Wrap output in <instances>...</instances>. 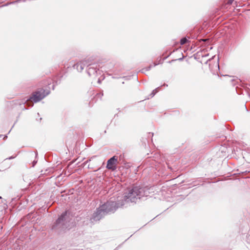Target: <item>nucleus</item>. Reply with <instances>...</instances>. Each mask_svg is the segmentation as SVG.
I'll list each match as a JSON object with an SVG mask.
<instances>
[{
  "mask_svg": "<svg viewBox=\"0 0 250 250\" xmlns=\"http://www.w3.org/2000/svg\"><path fill=\"white\" fill-rule=\"evenodd\" d=\"M216 58L215 56H214L212 57L211 59H208L207 60L205 63L207 64L208 62L209 63V68L210 70V71L212 72L213 74H215L216 73L218 75V71L219 70V57H217L216 58L217 62H214V63H212V60H214Z\"/></svg>",
  "mask_w": 250,
  "mask_h": 250,
  "instance_id": "4",
  "label": "nucleus"
},
{
  "mask_svg": "<svg viewBox=\"0 0 250 250\" xmlns=\"http://www.w3.org/2000/svg\"><path fill=\"white\" fill-rule=\"evenodd\" d=\"M167 86V84H166V83H164L163 85H161V86Z\"/></svg>",
  "mask_w": 250,
  "mask_h": 250,
  "instance_id": "28",
  "label": "nucleus"
},
{
  "mask_svg": "<svg viewBox=\"0 0 250 250\" xmlns=\"http://www.w3.org/2000/svg\"><path fill=\"white\" fill-rule=\"evenodd\" d=\"M37 160H34L32 162V167H35V166L36 165V164H37Z\"/></svg>",
  "mask_w": 250,
  "mask_h": 250,
  "instance_id": "18",
  "label": "nucleus"
},
{
  "mask_svg": "<svg viewBox=\"0 0 250 250\" xmlns=\"http://www.w3.org/2000/svg\"><path fill=\"white\" fill-rule=\"evenodd\" d=\"M149 135L151 134L152 135H153V133H151L149 132Z\"/></svg>",
  "mask_w": 250,
  "mask_h": 250,
  "instance_id": "34",
  "label": "nucleus"
},
{
  "mask_svg": "<svg viewBox=\"0 0 250 250\" xmlns=\"http://www.w3.org/2000/svg\"><path fill=\"white\" fill-rule=\"evenodd\" d=\"M140 71L142 72V73H145V72H146V67L145 68H144L143 69H142Z\"/></svg>",
  "mask_w": 250,
  "mask_h": 250,
  "instance_id": "21",
  "label": "nucleus"
},
{
  "mask_svg": "<svg viewBox=\"0 0 250 250\" xmlns=\"http://www.w3.org/2000/svg\"><path fill=\"white\" fill-rule=\"evenodd\" d=\"M121 246H122V244L119 245V246H118V247H117L115 249V250H118V249L119 248H120V247H121Z\"/></svg>",
  "mask_w": 250,
  "mask_h": 250,
  "instance_id": "26",
  "label": "nucleus"
},
{
  "mask_svg": "<svg viewBox=\"0 0 250 250\" xmlns=\"http://www.w3.org/2000/svg\"><path fill=\"white\" fill-rule=\"evenodd\" d=\"M171 54V52L167 56L165 57L163 59V60H166V59H167L170 55Z\"/></svg>",
  "mask_w": 250,
  "mask_h": 250,
  "instance_id": "20",
  "label": "nucleus"
},
{
  "mask_svg": "<svg viewBox=\"0 0 250 250\" xmlns=\"http://www.w3.org/2000/svg\"><path fill=\"white\" fill-rule=\"evenodd\" d=\"M53 89H54V85H53Z\"/></svg>",
  "mask_w": 250,
  "mask_h": 250,
  "instance_id": "37",
  "label": "nucleus"
},
{
  "mask_svg": "<svg viewBox=\"0 0 250 250\" xmlns=\"http://www.w3.org/2000/svg\"><path fill=\"white\" fill-rule=\"evenodd\" d=\"M177 61V60L173 59V60H171V61H169L168 62V63H171V62H175V61Z\"/></svg>",
  "mask_w": 250,
  "mask_h": 250,
  "instance_id": "22",
  "label": "nucleus"
},
{
  "mask_svg": "<svg viewBox=\"0 0 250 250\" xmlns=\"http://www.w3.org/2000/svg\"><path fill=\"white\" fill-rule=\"evenodd\" d=\"M236 91L238 94H241L242 93V89L238 87L237 86L236 87Z\"/></svg>",
  "mask_w": 250,
  "mask_h": 250,
  "instance_id": "13",
  "label": "nucleus"
},
{
  "mask_svg": "<svg viewBox=\"0 0 250 250\" xmlns=\"http://www.w3.org/2000/svg\"><path fill=\"white\" fill-rule=\"evenodd\" d=\"M56 84H58V82H56Z\"/></svg>",
  "mask_w": 250,
  "mask_h": 250,
  "instance_id": "36",
  "label": "nucleus"
},
{
  "mask_svg": "<svg viewBox=\"0 0 250 250\" xmlns=\"http://www.w3.org/2000/svg\"><path fill=\"white\" fill-rule=\"evenodd\" d=\"M128 239H129V238H128ZM127 239H126V240H125V242L126 241H127Z\"/></svg>",
  "mask_w": 250,
  "mask_h": 250,
  "instance_id": "40",
  "label": "nucleus"
},
{
  "mask_svg": "<svg viewBox=\"0 0 250 250\" xmlns=\"http://www.w3.org/2000/svg\"><path fill=\"white\" fill-rule=\"evenodd\" d=\"M98 82L99 83H101V81H100V79H99V80H98Z\"/></svg>",
  "mask_w": 250,
  "mask_h": 250,
  "instance_id": "33",
  "label": "nucleus"
},
{
  "mask_svg": "<svg viewBox=\"0 0 250 250\" xmlns=\"http://www.w3.org/2000/svg\"><path fill=\"white\" fill-rule=\"evenodd\" d=\"M86 72L89 76L92 75L96 76L98 73H100V70L97 67V65L95 63H89L86 65Z\"/></svg>",
  "mask_w": 250,
  "mask_h": 250,
  "instance_id": "6",
  "label": "nucleus"
},
{
  "mask_svg": "<svg viewBox=\"0 0 250 250\" xmlns=\"http://www.w3.org/2000/svg\"><path fill=\"white\" fill-rule=\"evenodd\" d=\"M160 87L161 86H159L157 88H156L155 89H154L153 90H152V91L151 92V93L149 95V96L150 97V98H152L153 97H154L155 94L158 92V91L160 90Z\"/></svg>",
  "mask_w": 250,
  "mask_h": 250,
  "instance_id": "8",
  "label": "nucleus"
},
{
  "mask_svg": "<svg viewBox=\"0 0 250 250\" xmlns=\"http://www.w3.org/2000/svg\"><path fill=\"white\" fill-rule=\"evenodd\" d=\"M88 63L89 59L83 60L74 64L73 65V68L74 69H76L78 72H81L83 69L84 67L86 66Z\"/></svg>",
  "mask_w": 250,
  "mask_h": 250,
  "instance_id": "7",
  "label": "nucleus"
},
{
  "mask_svg": "<svg viewBox=\"0 0 250 250\" xmlns=\"http://www.w3.org/2000/svg\"><path fill=\"white\" fill-rule=\"evenodd\" d=\"M42 119V118H40V121H41Z\"/></svg>",
  "mask_w": 250,
  "mask_h": 250,
  "instance_id": "39",
  "label": "nucleus"
},
{
  "mask_svg": "<svg viewBox=\"0 0 250 250\" xmlns=\"http://www.w3.org/2000/svg\"><path fill=\"white\" fill-rule=\"evenodd\" d=\"M104 95V93H103V91L102 90L101 91H100L99 93H97L96 95V97L97 98H99L100 99H102V96Z\"/></svg>",
  "mask_w": 250,
  "mask_h": 250,
  "instance_id": "12",
  "label": "nucleus"
},
{
  "mask_svg": "<svg viewBox=\"0 0 250 250\" xmlns=\"http://www.w3.org/2000/svg\"><path fill=\"white\" fill-rule=\"evenodd\" d=\"M38 114V115L39 116H40V114H39V113H38V114Z\"/></svg>",
  "mask_w": 250,
  "mask_h": 250,
  "instance_id": "38",
  "label": "nucleus"
},
{
  "mask_svg": "<svg viewBox=\"0 0 250 250\" xmlns=\"http://www.w3.org/2000/svg\"><path fill=\"white\" fill-rule=\"evenodd\" d=\"M14 158H15V157L12 156L9 157L8 159L9 160H11V159H14Z\"/></svg>",
  "mask_w": 250,
  "mask_h": 250,
  "instance_id": "25",
  "label": "nucleus"
},
{
  "mask_svg": "<svg viewBox=\"0 0 250 250\" xmlns=\"http://www.w3.org/2000/svg\"><path fill=\"white\" fill-rule=\"evenodd\" d=\"M188 40L186 37L182 38L180 41V44L181 45H184L188 42Z\"/></svg>",
  "mask_w": 250,
  "mask_h": 250,
  "instance_id": "11",
  "label": "nucleus"
},
{
  "mask_svg": "<svg viewBox=\"0 0 250 250\" xmlns=\"http://www.w3.org/2000/svg\"><path fill=\"white\" fill-rule=\"evenodd\" d=\"M182 58H180L179 59H177V61H182L183 60L184 58V56L183 54V53H182Z\"/></svg>",
  "mask_w": 250,
  "mask_h": 250,
  "instance_id": "19",
  "label": "nucleus"
},
{
  "mask_svg": "<svg viewBox=\"0 0 250 250\" xmlns=\"http://www.w3.org/2000/svg\"><path fill=\"white\" fill-rule=\"evenodd\" d=\"M163 61H164L163 59H162L161 58H160V60H159V62H158V63H155H155H153V67L156 66V65H157L158 64L163 63Z\"/></svg>",
  "mask_w": 250,
  "mask_h": 250,
  "instance_id": "14",
  "label": "nucleus"
},
{
  "mask_svg": "<svg viewBox=\"0 0 250 250\" xmlns=\"http://www.w3.org/2000/svg\"><path fill=\"white\" fill-rule=\"evenodd\" d=\"M117 164H118V157L115 155L113 156L107 160L106 168L114 171L117 169Z\"/></svg>",
  "mask_w": 250,
  "mask_h": 250,
  "instance_id": "5",
  "label": "nucleus"
},
{
  "mask_svg": "<svg viewBox=\"0 0 250 250\" xmlns=\"http://www.w3.org/2000/svg\"><path fill=\"white\" fill-rule=\"evenodd\" d=\"M153 190V187L149 186L133 185L128 189L122 199L116 201L115 199L111 198L97 208L89 218H86L83 221V225H92L106 215L114 213L119 208H126L131 204H136L143 197L149 196Z\"/></svg>",
  "mask_w": 250,
  "mask_h": 250,
  "instance_id": "1",
  "label": "nucleus"
},
{
  "mask_svg": "<svg viewBox=\"0 0 250 250\" xmlns=\"http://www.w3.org/2000/svg\"><path fill=\"white\" fill-rule=\"evenodd\" d=\"M113 79H119L120 77H112Z\"/></svg>",
  "mask_w": 250,
  "mask_h": 250,
  "instance_id": "29",
  "label": "nucleus"
},
{
  "mask_svg": "<svg viewBox=\"0 0 250 250\" xmlns=\"http://www.w3.org/2000/svg\"><path fill=\"white\" fill-rule=\"evenodd\" d=\"M27 0H15V1H12V2H8L4 5H2V6H7L10 4H14V3H18V2H21V1H22V2H25Z\"/></svg>",
  "mask_w": 250,
  "mask_h": 250,
  "instance_id": "9",
  "label": "nucleus"
},
{
  "mask_svg": "<svg viewBox=\"0 0 250 250\" xmlns=\"http://www.w3.org/2000/svg\"><path fill=\"white\" fill-rule=\"evenodd\" d=\"M124 155H122L121 154L120 156H119V159L118 158V164H125V165H126V164H125V161H124Z\"/></svg>",
  "mask_w": 250,
  "mask_h": 250,
  "instance_id": "10",
  "label": "nucleus"
},
{
  "mask_svg": "<svg viewBox=\"0 0 250 250\" xmlns=\"http://www.w3.org/2000/svg\"><path fill=\"white\" fill-rule=\"evenodd\" d=\"M126 78H127V77H126V76H124V77H123V78L125 79H126Z\"/></svg>",
  "mask_w": 250,
  "mask_h": 250,
  "instance_id": "32",
  "label": "nucleus"
},
{
  "mask_svg": "<svg viewBox=\"0 0 250 250\" xmlns=\"http://www.w3.org/2000/svg\"><path fill=\"white\" fill-rule=\"evenodd\" d=\"M248 239L250 240V234H249Z\"/></svg>",
  "mask_w": 250,
  "mask_h": 250,
  "instance_id": "31",
  "label": "nucleus"
},
{
  "mask_svg": "<svg viewBox=\"0 0 250 250\" xmlns=\"http://www.w3.org/2000/svg\"><path fill=\"white\" fill-rule=\"evenodd\" d=\"M70 211L65 210L56 219L51 226V229L55 231H61L68 229L69 227Z\"/></svg>",
  "mask_w": 250,
  "mask_h": 250,
  "instance_id": "2",
  "label": "nucleus"
},
{
  "mask_svg": "<svg viewBox=\"0 0 250 250\" xmlns=\"http://www.w3.org/2000/svg\"><path fill=\"white\" fill-rule=\"evenodd\" d=\"M129 167V166L128 165H127V166H125V167L126 168H127Z\"/></svg>",
  "mask_w": 250,
  "mask_h": 250,
  "instance_id": "30",
  "label": "nucleus"
},
{
  "mask_svg": "<svg viewBox=\"0 0 250 250\" xmlns=\"http://www.w3.org/2000/svg\"><path fill=\"white\" fill-rule=\"evenodd\" d=\"M153 66V65H152V64L149 65L148 66L146 67V71L150 70Z\"/></svg>",
  "mask_w": 250,
  "mask_h": 250,
  "instance_id": "15",
  "label": "nucleus"
},
{
  "mask_svg": "<svg viewBox=\"0 0 250 250\" xmlns=\"http://www.w3.org/2000/svg\"><path fill=\"white\" fill-rule=\"evenodd\" d=\"M246 91H247V92L248 94V95H249V96H250V89L247 87L246 88Z\"/></svg>",
  "mask_w": 250,
  "mask_h": 250,
  "instance_id": "17",
  "label": "nucleus"
},
{
  "mask_svg": "<svg viewBox=\"0 0 250 250\" xmlns=\"http://www.w3.org/2000/svg\"><path fill=\"white\" fill-rule=\"evenodd\" d=\"M233 0H229L228 3L231 4L232 3Z\"/></svg>",
  "mask_w": 250,
  "mask_h": 250,
  "instance_id": "23",
  "label": "nucleus"
},
{
  "mask_svg": "<svg viewBox=\"0 0 250 250\" xmlns=\"http://www.w3.org/2000/svg\"><path fill=\"white\" fill-rule=\"evenodd\" d=\"M37 156H38V152H37V151H36L35 152V158H37Z\"/></svg>",
  "mask_w": 250,
  "mask_h": 250,
  "instance_id": "27",
  "label": "nucleus"
},
{
  "mask_svg": "<svg viewBox=\"0 0 250 250\" xmlns=\"http://www.w3.org/2000/svg\"><path fill=\"white\" fill-rule=\"evenodd\" d=\"M3 136V135H0V138L2 137Z\"/></svg>",
  "mask_w": 250,
  "mask_h": 250,
  "instance_id": "35",
  "label": "nucleus"
},
{
  "mask_svg": "<svg viewBox=\"0 0 250 250\" xmlns=\"http://www.w3.org/2000/svg\"><path fill=\"white\" fill-rule=\"evenodd\" d=\"M184 199H185L184 196L183 195H180L179 196V199L178 200L181 201V200H184Z\"/></svg>",
  "mask_w": 250,
  "mask_h": 250,
  "instance_id": "16",
  "label": "nucleus"
},
{
  "mask_svg": "<svg viewBox=\"0 0 250 250\" xmlns=\"http://www.w3.org/2000/svg\"><path fill=\"white\" fill-rule=\"evenodd\" d=\"M50 93V91L47 89H44L43 88H39L35 92H33L31 96L29 97L26 100L23 101L20 105L21 104H26L27 105H29L31 107L33 106V104L31 103L29 104V102L32 101L33 103H36L44 99L45 97L48 95Z\"/></svg>",
  "mask_w": 250,
  "mask_h": 250,
  "instance_id": "3",
  "label": "nucleus"
},
{
  "mask_svg": "<svg viewBox=\"0 0 250 250\" xmlns=\"http://www.w3.org/2000/svg\"><path fill=\"white\" fill-rule=\"evenodd\" d=\"M1 198H2V197L1 196H0V199H1Z\"/></svg>",
  "mask_w": 250,
  "mask_h": 250,
  "instance_id": "41",
  "label": "nucleus"
},
{
  "mask_svg": "<svg viewBox=\"0 0 250 250\" xmlns=\"http://www.w3.org/2000/svg\"><path fill=\"white\" fill-rule=\"evenodd\" d=\"M7 138V135H5L3 137V139L4 140H6V139Z\"/></svg>",
  "mask_w": 250,
  "mask_h": 250,
  "instance_id": "24",
  "label": "nucleus"
}]
</instances>
